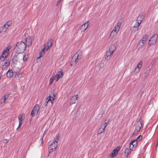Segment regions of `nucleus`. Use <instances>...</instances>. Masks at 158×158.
Wrapping results in <instances>:
<instances>
[{"mask_svg": "<svg viewBox=\"0 0 158 158\" xmlns=\"http://www.w3.org/2000/svg\"><path fill=\"white\" fill-rule=\"evenodd\" d=\"M26 48V46L25 42L21 41H19L17 43L15 49L17 53H21L25 51Z\"/></svg>", "mask_w": 158, "mask_h": 158, "instance_id": "nucleus-1", "label": "nucleus"}, {"mask_svg": "<svg viewBox=\"0 0 158 158\" xmlns=\"http://www.w3.org/2000/svg\"><path fill=\"white\" fill-rule=\"evenodd\" d=\"M82 57L81 53L78 54L77 53L75 54L73 56L71 60V65L75 64Z\"/></svg>", "mask_w": 158, "mask_h": 158, "instance_id": "nucleus-2", "label": "nucleus"}, {"mask_svg": "<svg viewBox=\"0 0 158 158\" xmlns=\"http://www.w3.org/2000/svg\"><path fill=\"white\" fill-rule=\"evenodd\" d=\"M15 55L12 59V61L14 64H16L17 62H20L22 60L23 54L21 53H19Z\"/></svg>", "mask_w": 158, "mask_h": 158, "instance_id": "nucleus-3", "label": "nucleus"}, {"mask_svg": "<svg viewBox=\"0 0 158 158\" xmlns=\"http://www.w3.org/2000/svg\"><path fill=\"white\" fill-rule=\"evenodd\" d=\"M11 24V21H7L6 23L0 28V34L3 32H5Z\"/></svg>", "mask_w": 158, "mask_h": 158, "instance_id": "nucleus-4", "label": "nucleus"}, {"mask_svg": "<svg viewBox=\"0 0 158 158\" xmlns=\"http://www.w3.org/2000/svg\"><path fill=\"white\" fill-rule=\"evenodd\" d=\"M158 38L157 34L154 35L149 41L148 45L150 46L151 45L155 44L156 43Z\"/></svg>", "mask_w": 158, "mask_h": 158, "instance_id": "nucleus-5", "label": "nucleus"}, {"mask_svg": "<svg viewBox=\"0 0 158 158\" xmlns=\"http://www.w3.org/2000/svg\"><path fill=\"white\" fill-rule=\"evenodd\" d=\"M143 121L142 118H140L138 121L137 126L135 127V130L136 132H139L142 127Z\"/></svg>", "mask_w": 158, "mask_h": 158, "instance_id": "nucleus-6", "label": "nucleus"}, {"mask_svg": "<svg viewBox=\"0 0 158 158\" xmlns=\"http://www.w3.org/2000/svg\"><path fill=\"white\" fill-rule=\"evenodd\" d=\"M39 109L40 107L39 105L37 104L35 105L31 112V115L34 116L36 114H37Z\"/></svg>", "mask_w": 158, "mask_h": 158, "instance_id": "nucleus-7", "label": "nucleus"}, {"mask_svg": "<svg viewBox=\"0 0 158 158\" xmlns=\"http://www.w3.org/2000/svg\"><path fill=\"white\" fill-rule=\"evenodd\" d=\"M57 144L52 142L48 147V151L50 153L54 151L57 147Z\"/></svg>", "mask_w": 158, "mask_h": 158, "instance_id": "nucleus-8", "label": "nucleus"}, {"mask_svg": "<svg viewBox=\"0 0 158 158\" xmlns=\"http://www.w3.org/2000/svg\"><path fill=\"white\" fill-rule=\"evenodd\" d=\"M121 22H119L116 25L112 31L118 33L121 27Z\"/></svg>", "mask_w": 158, "mask_h": 158, "instance_id": "nucleus-9", "label": "nucleus"}, {"mask_svg": "<svg viewBox=\"0 0 158 158\" xmlns=\"http://www.w3.org/2000/svg\"><path fill=\"white\" fill-rule=\"evenodd\" d=\"M144 18V16L143 13L142 15H139L136 20V23H139V25H140V24L142 23V21Z\"/></svg>", "mask_w": 158, "mask_h": 158, "instance_id": "nucleus-10", "label": "nucleus"}, {"mask_svg": "<svg viewBox=\"0 0 158 158\" xmlns=\"http://www.w3.org/2000/svg\"><path fill=\"white\" fill-rule=\"evenodd\" d=\"M148 35H146L143 36L142 38V40L140 41L139 42V44H141V47H142L144 45V43L146 42V40L148 38Z\"/></svg>", "mask_w": 158, "mask_h": 158, "instance_id": "nucleus-11", "label": "nucleus"}, {"mask_svg": "<svg viewBox=\"0 0 158 158\" xmlns=\"http://www.w3.org/2000/svg\"><path fill=\"white\" fill-rule=\"evenodd\" d=\"M78 98V94L73 96L71 99L70 105H71L73 104H75L76 103V102L77 101Z\"/></svg>", "mask_w": 158, "mask_h": 158, "instance_id": "nucleus-12", "label": "nucleus"}, {"mask_svg": "<svg viewBox=\"0 0 158 158\" xmlns=\"http://www.w3.org/2000/svg\"><path fill=\"white\" fill-rule=\"evenodd\" d=\"M10 60L9 59L6 60L2 66V69L3 70L5 69H6L8 66L10 64Z\"/></svg>", "mask_w": 158, "mask_h": 158, "instance_id": "nucleus-13", "label": "nucleus"}, {"mask_svg": "<svg viewBox=\"0 0 158 158\" xmlns=\"http://www.w3.org/2000/svg\"><path fill=\"white\" fill-rule=\"evenodd\" d=\"M89 22V21H88L81 26V31L82 32L85 31L86 29L88 28L89 26V24H88Z\"/></svg>", "mask_w": 158, "mask_h": 158, "instance_id": "nucleus-14", "label": "nucleus"}, {"mask_svg": "<svg viewBox=\"0 0 158 158\" xmlns=\"http://www.w3.org/2000/svg\"><path fill=\"white\" fill-rule=\"evenodd\" d=\"M113 53H112V52L109 50L107 51L106 54V56L105 57V59L107 61L109 60L111 57V56H112Z\"/></svg>", "mask_w": 158, "mask_h": 158, "instance_id": "nucleus-15", "label": "nucleus"}, {"mask_svg": "<svg viewBox=\"0 0 158 158\" xmlns=\"http://www.w3.org/2000/svg\"><path fill=\"white\" fill-rule=\"evenodd\" d=\"M140 25L139 23H136L135 26L132 27L131 29V31L132 32H135L136 31H137L139 28V27Z\"/></svg>", "mask_w": 158, "mask_h": 158, "instance_id": "nucleus-16", "label": "nucleus"}, {"mask_svg": "<svg viewBox=\"0 0 158 158\" xmlns=\"http://www.w3.org/2000/svg\"><path fill=\"white\" fill-rule=\"evenodd\" d=\"M10 47H8L6 48L7 49L6 50H4L3 52L2 53V56L3 57L6 58L7 57V56L8 55V52L9 51V50L10 49Z\"/></svg>", "mask_w": 158, "mask_h": 158, "instance_id": "nucleus-17", "label": "nucleus"}, {"mask_svg": "<svg viewBox=\"0 0 158 158\" xmlns=\"http://www.w3.org/2000/svg\"><path fill=\"white\" fill-rule=\"evenodd\" d=\"M63 76V73L61 71H58L56 75V81H57L58 80H59Z\"/></svg>", "mask_w": 158, "mask_h": 158, "instance_id": "nucleus-18", "label": "nucleus"}, {"mask_svg": "<svg viewBox=\"0 0 158 158\" xmlns=\"http://www.w3.org/2000/svg\"><path fill=\"white\" fill-rule=\"evenodd\" d=\"M25 44H26V46H29L31 45V40L30 38H27L25 40Z\"/></svg>", "mask_w": 158, "mask_h": 158, "instance_id": "nucleus-19", "label": "nucleus"}, {"mask_svg": "<svg viewBox=\"0 0 158 158\" xmlns=\"http://www.w3.org/2000/svg\"><path fill=\"white\" fill-rule=\"evenodd\" d=\"M116 50V47L114 44H111L109 47V50L113 53Z\"/></svg>", "mask_w": 158, "mask_h": 158, "instance_id": "nucleus-20", "label": "nucleus"}, {"mask_svg": "<svg viewBox=\"0 0 158 158\" xmlns=\"http://www.w3.org/2000/svg\"><path fill=\"white\" fill-rule=\"evenodd\" d=\"M9 95L7 94H5L3 97L1 98L0 102L2 104V103H4L6 99H7L9 97Z\"/></svg>", "mask_w": 158, "mask_h": 158, "instance_id": "nucleus-21", "label": "nucleus"}, {"mask_svg": "<svg viewBox=\"0 0 158 158\" xmlns=\"http://www.w3.org/2000/svg\"><path fill=\"white\" fill-rule=\"evenodd\" d=\"M13 75V72L12 69H9L7 72L6 76L8 77H10Z\"/></svg>", "mask_w": 158, "mask_h": 158, "instance_id": "nucleus-22", "label": "nucleus"}, {"mask_svg": "<svg viewBox=\"0 0 158 158\" xmlns=\"http://www.w3.org/2000/svg\"><path fill=\"white\" fill-rule=\"evenodd\" d=\"M59 135L58 134H57L56 135L55 137L54 138L52 142H53V143H55L56 144L57 143L58 144V141L59 140Z\"/></svg>", "mask_w": 158, "mask_h": 158, "instance_id": "nucleus-23", "label": "nucleus"}, {"mask_svg": "<svg viewBox=\"0 0 158 158\" xmlns=\"http://www.w3.org/2000/svg\"><path fill=\"white\" fill-rule=\"evenodd\" d=\"M117 34L116 32L111 31L110 34V37L112 39H114L117 37Z\"/></svg>", "mask_w": 158, "mask_h": 158, "instance_id": "nucleus-24", "label": "nucleus"}, {"mask_svg": "<svg viewBox=\"0 0 158 158\" xmlns=\"http://www.w3.org/2000/svg\"><path fill=\"white\" fill-rule=\"evenodd\" d=\"M118 153V152H117V151H116L114 149L112 151L111 154L110 155V158H113L116 156Z\"/></svg>", "mask_w": 158, "mask_h": 158, "instance_id": "nucleus-25", "label": "nucleus"}, {"mask_svg": "<svg viewBox=\"0 0 158 158\" xmlns=\"http://www.w3.org/2000/svg\"><path fill=\"white\" fill-rule=\"evenodd\" d=\"M131 144H132V146L133 147H135V148L138 145V142L136 140L134 139L132 141H131L130 143Z\"/></svg>", "mask_w": 158, "mask_h": 158, "instance_id": "nucleus-26", "label": "nucleus"}, {"mask_svg": "<svg viewBox=\"0 0 158 158\" xmlns=\"http://www.w3.org/2000/svg\"><path fill=\"white\" fill-rule=\"evenodd\" d=\"M22 114H21L18 116V118L19 123V126H21L22 121L23 120V119L22 118Z\"/></svg>", "mask_w": 158, "mask_h": 158, "instance_id": "nucleus-27", "label": "nucleus"}, {"mask_svg": "<svg viewBox=\"0 0 158 158\" xmlns=\"http://www.w3.org/2000/svg\"><path fill=\"white\" fill-rule=\"evenodd\" d=\"M53 40L52 39L49 40L48 42L47 45L48 46V48H51L52 45V42Z\"/></svg>", "mask_w": 158, "mask_h": 158, "instance_id": "nucleus-28", "label": "nucleus"}, {"mask_svg": "<svg viewBox=\"0 0 158 158\" xmlns=\"http://www.w3.org/2000/svg\"><path fill=\"white\" fill-rule=\"evenodd\" d=\"M47 100H48L49 102H50L52 104L55 100V98L53 97H51L49 96L48 97Z\"/></svg>", "mask_w": 158, "mask_h": 158, "instance_id": "nucleus-29", "label": "nucleus"}, {"mask_svg": "<svg viewBox=\"0 0 158 158\" xmlns=\"http://www.w3.org/2000/svg\"><path fill=\"white\" fill-rule=\"evenodd\" d=\"M105 129L102 128V127L99 128L98 131V135L100 134L101 133H103L104 131H105Z\"/></svg>", "mask_w": 158, "mask_h": 158, "instance_id": "nucleus-30", "label": "nucleus"}, {"mask_svg": "<svg viewBox=\"0 0 158 158\" xmlns=\"http://www.w3.org/2000/svg\"><path fill=\"white\" fill-rule=\"evenodd\" d=\"M143 64V62L141 61H140L139 63L138 64L136 68H138L139 69H140L142 67Z\"/></svg>", "mask_w": 158, "mask_h": 158, "instance_id": "nucleus-31", "label": "nucleus"}, {"mask_svg": "<svg viewBox=\"0 0 158 158\" xmlns=\"http://www.w3.org/2000/svg\"><path fill=\"white\" fill-rule=\"evenodd\" d=\"M130 152V150L128 148H126L125 149V154L127 157L128 156Z\"/></svg>", "mask_w": 158, "mask_h": 158, "instance_id": "nucleus-32", "label": "nucleus"}, {"mask_svg": "<svg viewBox=\"0 0 158 158\" xmlns=\"http://www.w3.org/2000/svg\"><path fill=\"white\" fill-rule=\"evenodd\" d=\"M28 59V56L26 55H23V58L22 59H23V61H26Z\"/></svg>", "mask_w": 158, "mask_h": 158, "instance_id": "nucleus-33", "label": "nucleus"}, {"mask_svg": "<svg viewBox=\"0 0 158 158\" xmlns=\"http://www.w3.org/2000/svg\"><path fill=\"white\" fill-rule=\"evenodd\" d=\"M150 70V68L149 67L146 69L145 71V72L144 74H145V76L148 75V74L149 73Z\"/></svg>", "mask_w": 158, "mask_h": 158, "instance_id": "nucleus-34", "label": "nucleus"}, {"mask_svg": "<svg viewBox=\"0 0 158 158\" xmlns=\"http://www.w3.org/2000/svg\"><path fill=\"white\" fill-rule=\"evenodd\" d=\"M50 48H48V46H47V44H44V48L42 49V50H44H44H48V49H50Z\"/></svg>", "mask_w": 158, "mask_h": 158, "instance_id": "nucleus-35", "label": "nucleus"}, {"mask_svg": "<svg viewBox=\"0 0 158 158\" xmlns=\"http://www.w3.org/2000/svg\"><path fill=\"white\" fill-rule=\"evenodd\" d=\"M142 138V135H140L138 136L135 140H136L137 142L139 141Z\"/></svg>", "mask_w": 158, "mask_h": 158, "instance_id": "nucleus-36", "label": "nucleus"}, {"mask_svg": "<svg viewBox=\"0 0 158 158\" xmlns=\"http://www.w3.org/2000/svg\"><path fill=\"white\" fill-rule=\"evenodd\" d=\"M109 121H108V122H106L105 123L102 125V127L103 128H103H104L105 129V128L107 127V125L108 124V123H109Z\"/></svg>", "mask_w": 158, "mask_h": 158, "instance_id": "nucleus-37", "label": "nucleus"}, {"mask_svg": "<svg viewBox=\"0 0 158 158\" xmlns=\"http://www.w3.org/2000/svg\"><path fill=\"white\" fill-rule=\"evenodd\" d=\"M44 53V50H42L41 52H40V56L38 58V59L40 58V57H41L43 55Z\"/></svg>", "mask_w": 158, "mask_h": 158, "instance_id": "nucleus-38", "label": "nucleus"}, {"mask_svg": "<svg viewBox=\"0 0 158 158\" xmlns=\"http://www.w3.org/2000/svg\"><path fill=\"white\" fill-rule=\"evenodd\" d=\"M140 71V69L136 67L134 71V72L135 73H138Z\"/></svg>", "mask_w": 158, "mask_h": 158, "instance_id": "nucleus-39", "label": "nucleus"}, {"mask_svg": "<svg viewBox=\"0 0 158 158\" xmlns=\"http://www.w3.org/2000/svg\"><path fill=\"white\" fill-rule=\"evenodd\" d=\"M120 146H118L114 150H115L116 151H117V152H118V151L120 150Z\"/></svg>", "mask_w": 158, "mask_h": 158, "instance_id": "nucleus-40", "label": "nucleus"}, {"mask_svg": "<svg viewBox=\"0 0 158 158\" xmlns=\"http://www.w3.org/2000/svg\"><path fill=\"white\" fill-rule=\"evenodd\" d=\"M129 148L131 150H134V148H135V147H133L132 144L130 143Z\"/></svg>", "mask_w": 158, "mask_h": 158, "instance_id": "nucleus-41", "label": "nucleus"}, {"mask_svg": "<svg viewBox=\"0 0 158 158\" xmlns=\"http://www.w3.org/2000/svg\"><path fill=\"white\" fill-rule=\"evenodd\" d=\"M6 58H4V57H3L2 56H1L0 57V60L1 61H4Z\"/></svg>", "mask_w": 158, "mask_h": 158, "instance_id": "nucleus-42", "label": "nucleus"}, {"mask_svg": "<svg viewBox=\"0 0 158 158\" xmlns=\"http://www.w3.org/2000/svg\"><path fill=\"white\" fill-rule=\"evenodd\" d=\"M8 141L9 140L7 139H5L3 141V143H7L8 142Z\"/></svg>", "mask_w": 158, "mask_h": 158, "instance_id": "nucleus-43", "label": "nucleus"}, {"mask_svg": "<svg viewBox=\"0 0 158 158\" xmlns=\"http://www.w3.org/2000/svg\"><path fill=\"white\" fill-rule=\"evenodd\" d=\"M138 132H136V131L135 130L134 131V132L132 134V136H134V135H136Z\"/></svg>", "mask_w": 158, "mask_h": 158, "instance_id": "nucleus-44", "label": "nucleus"}, {"mask_svg": "<svg viewBox=\"0 0 158 158\" xmlns=\"http://www.w3.org/2000/svg\"><path fill=\"white\" fill-rule=\"evenodd\" d=\"M53 78H50L49 82L50 84H51L52 83V82H53Z\"/></svg>", "mask_w": 158, "mask_h": 158, "instance_id": "nucleus-45", "label": "nucleus"}, {"mask_svg": "<svg viewBox=\"0 0 158 158\" xmlns=\"http://www.w3.org/2000/svg\"><path fill=\"white\" fill-rule=\"evenodd\" d=\"M44 137V136H42L40 139V140H41V143L42 144L43 143Z\"/></svg>", "mask_w": 158, "mask_h": 158, "instance_id": "nucleus-46", "label": "nucleus"}, {"mask_svg": "<svg viewBox=\"0 0 158 158\" xmlns=\"http://www.w3.org/2000/svg\"><path fill=\"white\" fill-rule=\"evenodd\" d=\"M49 102L48 101L46 102H45L44 104V105L45 106H47L48 103Z\"/></svg>", "mask_w": 158, "mask_h": 158, "instance_id": "nucleus-47", "label": "nucleus"}, {"mask_svg": "<svg viewBox=\"0 0 158 158\" xmlns=\"http://www.w3.org/2000/svg\"><path fill=\"white\" fill-rule=\"evenodd\" d=\"M62 0H59L57 4H56V6H58L59 4L61 1Z\"/></svg>", "mask_w": 158, "mask_h": 158, "instance_id": "nucleus-48", "label": "nucleus"}, {"mask_svg": "<svg viewBox=\"0 0 158 158\" xmlns=\"http://www.w3.org/2000/svg\"><path fill=\"white\" fill-rule=\"evenodd\" d=\"M47 130H45V131H44V133H43V135L42 136H44V135L46 134V132H47Z\"/></svg>", "mask_w": 158, "mask_h": 158, "instance_id": "nucleus-49", "label": "nucleus"}, {"mask_svg": "<svg viewBox=\"0 0 158 158\" xmlns=\"http://www.w3.org/2000/svg\"><path fill=\"white\" fill-rule=\"evenodd\" d=\"M56 78V76H53L52 77V78H53V80H56L55 78Z\"/></svg>", "mask_w": 158, "mask_h": 158, "instance_id": "nucleus-50", "label": "nucleus"}, {"mask_svg": "<svg viewBox=\"0 0 158 158\" xmlns=\"http://www.w3.org/2000/svg\"><path fill=\"white\" fill-rule=\"evenodd\" d=\"M21 126H19H19L17 128V130H18L20 127Z\"/></svg>", "mask_w": 158, "mask_h": 158, "instance_id": "nucleus-51", "label": "nucleus"}]
</instances>
